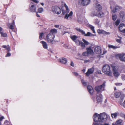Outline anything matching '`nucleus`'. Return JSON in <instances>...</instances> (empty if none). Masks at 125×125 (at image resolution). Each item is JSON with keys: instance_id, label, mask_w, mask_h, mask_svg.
<instances>
[{"instance_id": "nucleus-1", "label": "nucleus", "mask_w": 125, "mask_h": 125, "mask_svg": "<svg viewBox=\"0 0 125 125\" xmlns=\"http://www.w3.org/2000/svg\"><path fill=\"white\" fill-rule=\"evenodd\" d=\"M109 116L105 113H101L100 114L95 113L94 115L93 118L95 122H102L106 120V119Z\"/></svg>"}, {"instance_id": "nucleus-2", "label": "nucleus", "mask_w": 125, "mask_h": 125, "mask_svg": "<svg viewBox=\"0 0 125 125\" xmlns=\"http://www.w3.org/2000/svg\"><path fill=\"white\" fill-rule=\"evenodd\" d=\"M102 72L106 75L110 76H112V73L110 66L108 64L104 65L102 68Z\"/></svg>"}, {"instance_id": "nucleus-3", "label": "nucleus", "mask_w": 125, "mask_h": 125, "mask_svg": "<svg viewBox=\"0 0 125 125\" xmlns=\"http://www.w3.org/2000/svg\"><path fill=\"white\" fill-rule=\"evenodd\" d=\"M71 38L77 45H80L83 48H85L84 44L81 41L79 40L78 37L75 35H73L71 37Z\"/></svg>"}, {"instance_id": "nucleus-4", "label": "nucleus", "mask_w": 125, "mask_h": 125, "mask_svg": "<svg viewBox=\"0 0 125 125\" xmlns=\"http://www.w3.org/2000/svg\"><path fill=\"white\" fill-rule=\"evenodd\" d=\"M64 6L66 8V10L62 9V14L63 15L65 14L64 18L67 19H68L69 17L72 16L73 14L72 11H71L68 14V13L69 12V9L68 7L65 3L64 4Z\"/></svg>"}, {"instance_id": "nucleus-5", "label": "nucleus", "mask_w": 125, "mask_h": 125, "mask_svg": "<svg viewBox=\"0 0 125 125\" xmlns=\"http://www.w3.org/2000/svg\"><path fill=\"white\" fill-rule=\"evenodd\" d=\"M32 1L34 2H31L30 5V10L32 12H36V3H38V1L37 0H32Z\"/></svg>"}, {"instance_id": "nucleus-6", "label": "nucleus", "mask_w": 125, "mask_h": 125, "mask_svg": "<svg viewBox=\"0 0 125 125\" xmlns=\"http://www.w3.org/2000/svg\"><path fill=\"white\" fill-rule=\"evenodd\" d=\"M55 37V35L52 34L51 33H50L48 34L46 37L48 42L52 44H54L55 42V41L54 40Z\"/></svg>"}, {"instance_id": "nucleus-7", "label": "nucleus", "mask_w": 125, "mask_h": 125, "mask_svg": "<svg viewBox=\"0 0 125 125\" xmlns=\"http://www.w3.org/2000/svg\"><path fill=\"white\" fill-rule=\"evenodd\" d=\"M105 83L104 82V83L101 85L95 87V90L97 93H101L104 90V88L105 86Z\"/></svg>"}, {"instance_id": "nucleus-8", "label": "nucleus", "mask_w": 125, "mask_h": 125, "mask_svg": "<svg viewBox=\"0 0 125 125\" xmlns=\"http://www.w3.org/2000/svg\"><path fill=\"white\" fill-rule=\"evenodd\" d=\"M52 10L53 12L58 14H60L61 12L60 8L57 6H53L52 8Z\"/></svg>"}, {"instance_id": "nucleus-9", "label": "nucleus", "mask_w": 125, "mask_h": 125, "mask_svg": "<svg viewBox=\"0 0 125 125\" xmlns=\"http://www.w3.org/2000/svg\"><path fill=\"white\" fill-rule=\"evenodd\" d=\"M111 67L113 71V73L114 76L117 77L120 75V73L118 71V70L116 69L115 66L112 65Z\"/></svg>"}, {"instance_id": "nucleus-10", "label": "nucleus", "mask_w": 125, "mask_h": 125, "mask_svg": "<svg viewBox=\"0 0 125 125\" xmlns=\"http://www.w3.org/2000/svg\"><path fill=\"white\" fill-rule=\"evenodd\" d=\"M125 55V53H123L117 55L116 56L117 58H118L121 61L125 62V57L124 56Z\"/></svg>"}, {"instance_id": "nucleus-11", "label": "nucleus", "mask_w": 125, "mask_h": 125, "mask_svg": "<svg viewBox=\"0 0 125 125\" xmlns=\"http://www.w3.org/2000/svg\"><path fill=\"white\" fill-rule=\"evenodd\" d=\"M119 16L122 21L125 22V15L124 12L120 11L119 14Z\"/></svg>"}, {"instance_id": "nucleus-12", "label": "nucleus", "mask_w": 125, "mask_h": 125, "mask_svg": "<svg viewBox=\"0 0 125 125\" xmlns=\"http://www.w3.org/2000/svg\"><path fill=\"white\" fill-rule=\"evenodd\" d=\"M119 29L121 32H125V24L123 23H121L119 26Z\"/></svg>"}, {"instance_id": "nucleus-13", "label": "nucleus", "mask_w": 125, "mask_h": 125, "mask_svg": "<svg viewBox=\"0 0 125 125\" xmlns=\"http://www.w3.org/2000/svg\"><path fill=\"white\" fill-rule=\"evenodd\" d=\"M94 67L88 69L87 72L85 73L87 76H89L90 74H92L94 72Z\"/></svg>"}, {"instance_id": "nucleus-14", "label": "nucleus", "mask_w": 125, "mask_h": 125, "mask_svg": "<svg viewBox=\"0 0 125 125\" xmlns=\"http://www.w3.org/2000/svg\"><path fill=\"white\" fill-rule=\"evenodd\" d=\"M94 52L98 54H102L101 48L100 46H97L95 47L94 49Z\"/></svg>"}, {"instance_id": "nucleus-15", "label": "nucleus", "mask_w": 125, "mask_h": 125, "mask_svg": "<svg viewBox=\"0 0 125 125\" xmlns=\"http://www.w3.org/2000/svg\"><path fill=\"white\" fill-rule=\"evenodd\" d=\"M80 33L85 36H94L95 35L92 34L89 32H88L86 34L85 32L83 30L81 31Z\"/></svg>"}, {"instance_id": "nucleus-16", "label": "nucleus", "mask_w": 125, "mask_h": 125, "mask_svg": "<svg viewBox=\"0 0 125 125\" xmlns=\"http://www.w3.org/2000/svg\"><path fill=\"white\" fill-rule=\"evenodd\" d=\"M80 33L85 36H94L95 35L92 34L89 32H88L86 34L85 32L83 30L81 31Z\"/></svg>"}, {"instance_id": "nucleus-17", "label": "nucleus", "mask_w": 125, "mask_h": 125, "mask_svg": "<svg viewBox=\"0 0 125 125\" xmlns=\"http://www.w3.org/2000/svg\"><path fill=\"white\" fill-rule=\"evenodd\" d=\"M87 52L89 54L93 55L94 52L93 50L91 49V46H90L89 47H87L86 48Z\"/></svg>"}, {"instance_id": "nucleus-18", "label": "nucleus", "mask_w": 125, "mask_h": 125, "mask_svg": "<svg viewBox=\"0 0 125 125\" xmlns=\"http://www.w3.org/2000/svg\"><path fill=\"white\" fill-rule=\"evenodd\" d=\"M58 61L59 62L63 64H65L67 62L66 59L64 58H62L59 59Z\"/></svg>"}, {"instance_id": "nucleus-19", "label": "nucleus", "mask_w": 125, "mask_h": 125, "mask_svg": "<svg viewBox=\"0 0 125 125\" xmlns=\"http://www.w3.org/2000/svg\"><path fill=\"white\" fill-rule=\"evenodd\" d=\"M87 90L91 95H92L93 92V90L92 87L90 85H88L87 86Z\"/></svg>"}, {"instance_id": "nucleus-20", "label": "nucleus", "mask_w": 125, "mask_h": 125, "mask_svg": "<svg viewBox=\"0 0 125 125\" xmlns=\"http://www.w3.org/2000/svg\"><path fill=\"white\" fill-rule=\"evenodd\" d=\"M95 8L96 10V11H97V12H99V11L101 10L102 7L99 4H97L95 6Z\"/></svg>"}, {"instance_id": "nucleus-21", "label": "nucleus", "mask_w": 125, "mask_h": 125, "mask_svg": "<svg viewBox=\"0 0 125 125\" xmlns=\"http://www.w3.org/2000/svg\"><path fill=\"white\" fill-rule=\"evenodd\" d=\"M90 2V0H82L81 3L83 5H86L89 4Z\"/></svg>"}, {"instance_id": "nucleus-22", "label": "nucleus", "mask_w": 125, "mask_h": 125, "mask_svg": "<svg viewBox=\"0 0 125 125\" xmlns=\"http://www.w3.org/2000/svg\"><path fill=\"white\" fill-rule=\"evenodd\" d=\"M97 100L98 103L101 102L102 101V96L101 94L97 95Z\"/></svg>"}, {"instance_id": "nucleus-23", "label": "nucleus", "mask_w": 125, "mask_h": 125, "mask_svg": "<svg viewBox=\"0 0 125 125\" xmlns=\"http://www.w3.org/2000/svg\"><path fill=\"white\" fill-rule=\"evenodd\" d=\"M40 43H42L43 47L44 49H48V45L45 42L43 41H41L40 42Z\"/></svg>"}, {"instance_id": "nucleus-24", "label": "nucleus", "mask_w": 125, "mask_h": 125, "mask_svg": "<svg viewBox=\"0 0 125 125\" xmlns=\"http://www.w3.org/2000/svg\"><path fill=\"white\" fill-rule=\"evenodd\" d=\"M121 9V7L118 6H116L115 7V8L113 10H112V11L113 13H115L116 11L119 10Z\"/></svg>"}, {"instance_id": "nucleus-25", "label": "nucleus", "mask_w": 125, "mask_h": 125, "mask_svg": "<svg viewBox=\"0 0 125 125\" xmlns=\"http://www.w3.org/2000/svg\"><path fill=\"white\" fill-rule=\"evenodd\" d=\"M123 122V120L121 119L118 120L116 122L115 125H119Z\"/></svg>"}, {"instance_id": "nucleus-26", "label": "nucleus", "mask_w": 125, "mask_h": 125, "mask_svg": "<svg viewBox=\"0 0 125 125\" xmlns=\"http://www.w3.org/2000/svg\"><path fill=\"white\" fill-rule=\"evenodd\" d=\"M57 30L56 29H54L51 30L50 33H51L52 34H55L57 33Z\"/></svg>"}, {"instance_id": "nucleus-27", "label": "nucleus", "mask_w": 125, "mask_h": 125, "mask_svg": "<svg viewBox=\"0 0 125 125\" xmlns=\"http://www.w3.org/2000/svg\"><path fill=\"white\" fill-rule=\"evenodd\" d=\"M98 15L97 16L101 17H102L104 15L102 11H99V12H97Z\"/></svg>"}, {"instance_id": "nucleus-28", "label": "nucleus", "mask_w": 125, "mask_h": 125, "mask_svg": "<svg viewBox=\"0 0 125 125\" xmlns=\"http://www.w3.org/2000/svg\"><path fill=\"white\" fill-rule=\"evenodd\" d=\"M121 94L119 92H117L115 93L114 95L116 98H117L119 97Z\"/></svg>"}, {"instance_id": "nucleus-29", "label": "nucleus", "mask_w": 125, "mask_h": 125, "mask_svg": "<svg viewBox=\"0 0 125 125\" xmlns=\"http://www.w3.org/2000/svg\"><path fill=\"white\" fill-rule=\"evenodd\" d=\"M91 16H97V11H93L92 12L91 14Z\"/></svg>"}, {"instance_id": "nucleus-30", "label": "nucleus", "mask_w": 125, "mask_h": 125, "mask_svg": "<svg viewBox=\"0 0 125 125\" xmlns=\"http://www.w3.org/2000/svg\"><path fill=\"white\" fill-rule=\"evenodd\" d=\"M89 26L91 29L93 33H95V32L94 29V27L91 25H89Z\"/></svg>"}, {"instance_id": "nucleus-31", "label": "nucleus", "mask_w": 125, "mask_h": 125, "mask_svg": "<svg viewBox=\"0 0 125 125\" xmlns=\"http://www.w3.org/2000/svg\"><path fill=\"white\" fill-rule=\"evenodd\" d=\"M108 47L109 48H113V49H116L118 48V47L117 46H115L111 45H108Z\"/></svg>"}, {"instance_id": "nucleus-32", "label": "nucleus", "mask_w": 125, "mask_h": 125, "mask_svg": "<svg viewBox=\"0 0 125 125\" xmlns=\"http://www.w3.org/2000/svg\"><path fill=\"white\" fill-rule=\"evenodd\" d=\"M0 33L1 34V37H7V34L6 33L1 32H0Z\"/></svg>"}, {"instance_id": "nucleus-33", "label": "nucleus", "mask_w": 125, "mask_h": 125, "mask_svg": "<svg viewBox=\"0 0 125 125\" xmlns=\"http://www.w3.org/2000/svg\"><path fill=\"white\" fill-rule=\"evenodd\" d=\"M82 40L84 42L83 43L84 44L85 46V45H88L90 44V43L87 41L83 39H82Z\"/></svg>"}, {"instance_id": "nucleus-34", "label": "nucleus", "mask_w": 125, "mask_h": 125, "mask_svg": "<svg viewBox=\"0 0 125 125\" xmlns=\"http://www.w3.org/2000/svg\"><path fill=\"white\" fill-rule=\"evenodd\" d=\"M117 113H115L113 114H112L111 116L113 118H115L117 117Z\"/></svg>"}, {"instance_id": "nucleus-35", "label": "nucleus", "mask_w": 125, "mask_h": 125, "mask_svg": "<svg viewBox=\"0 0 125 125\" xmlns=\"http://www.w3.org/2000/svg\"><path fill=\"white\" fill-rule=\"evenodd\" d=\"M119 38V39H117L116 40V41L118 43H121V40L122 39V37H118Z\"/></svg>"}, {"instance_id": "nucleus-36", "label": "nucleus", "mask_w": 125, "mask_h": 125, "mask_svg": "<svg viewBox=\"0 0 125 125\" xmlns=\"http://www.w3.org/2000/svg\"><path fill=\"white\" fill-rule=\"evenodd\" d=\"M43 10V9L42 8H40L38 9V12L41 13Z\"/></svg>"}, {"instance_id": "nucleus-37", "label": "nucleus", "mask_w": 125, "mask_h": 125, "mask_svg": "<svg viewBox=\"0 0 125 125\" xmlns=\"http://www.w3.org/2000/svg\"><path fill=\"white\" fill-rule=\"evenodd\" d=\"M112 18L113 20L114 21H115L116 20L117 18V16L115 14H113L112 16Z\"/></svg>"}, {"instance_id": "nucleus-38", "label": "nucleus", "mask_w": 125, "mask_h": 125, "mask_svg": "<svg viewBox=\"0 0 125 125\" xmlns=\"http://www.w3.org/2000/svg\"><path fill=\"white\" fill-rule=\"evenodd\" d=\"M43 35V32L41 33L40 34L39 36V39L40 40H42V36Z\"/></svg>"}, {"instance_id": "nucleus-39", "label": "nucleus", "mask_w": 125, "mask_h": 125, "mask_svg": "<svg viewBox=\"0 0 125 125\" xmlns=\"http://www.w3.org/2000/svg\"><path fill=\"white\" fill-rule=\"evenodd\" d=\"M120 23V21L119 20H117L115 22V25L116 26H117L119 25Z\"/></svg>"}, {"instance_id": "nucleus-40", "label": "nucleus", "mask_w": 125, "mask_h": 125, "mask_svg": "<svg viewBox=\"0 0 125 125\" xmlns=\"http://www.w3.org/2000/svg\"><path fill=\"white\" fill-rule=\"evenodd\" d=\"M78 21L80 23L82 24L83 23V20L79 18L78 20Z\"/></svg>"}, {"instance_id": "nucleus-41", "label": "nucleus", "mask_w": 125, "mask_h": 125, "mask_svg": "<svg viewBox=\"0 0 125 125\" xmlns=\"http://www.w3.org/2000/svg\"><path fill=\"white\" fill-rule=\"evenodd\" d=\"M88 54V53L87 52H84L83 53V56H87L88 55H89Z\"/></svg>"}, {"instance_id": "nucleus-42", "label": "nucleus", "mask_w": 125, "mask_h": 125, "mask_svg": "<svg viewBox=\"0 0 125 125\" xmlns=\"http://www.w3.org/2000/svg\"><path fill=\"white\" fill-rule=\"evenodd\" d=\"M104 34H109L110 33L109 32H107L105 31L102 30V33Z\"/></svg>"}, {"instance_id": "nucleus-43", "label": "nucleus", "mask_w": 125, "mask_h": 125, "mask_svg": "<svg viewBox=\"0 0 125 125\" xmlns=\"http://www.w3.org/2000/svg\"><path fill=\"white\" fill-rule=\"evenodd\" d=\"M82 82L83 85H85L86 84V83L83 80H81Z\"/></svg>"}, {"instance_id": "nucleus-44", "label": "nucleus", "mask_w": 125, "mask_h": 125, "mask_svg": "<svg viewBox=\"0 0 125 125\" xmlns=\"http://www.w3.org/2000/svg\"><path fill=\"white\" fill-rule=\"evenodd\" d=\"M95 21H95V24L97 25H99V21L97 19H96L95 20Z\"/></svg>"}, {"instance_id": "nucleus-45", "label": "nucleus", "mask_w": 125, "mask_h": 125, "mask_svg": "<svg viewBox=\"0 0 125 125\" xmlns=\"http://www.w3.org/2000/svg\"><path fill=\"white\" fill-rule=\"evenodd\" d=\"M70 65L72 67H74V64L73 62L72 61H71Z\"/></svg>"}, {"instance_id": "nucleus-46", "label": "nucleus", "mask_w": 125, "mask_h": 125, "mask_svg": "<svg viewBox=\"0 0 125 125\" xmlns=\"http://www.w3.org/2000/svg\"><path fill=\"white\" fill-rule=\"evenodd\" d=\"M75 29L77 31L79 32H81V31L82 30L81 29L79 28H75Z\"/></svg>"}, {"instance_id": "nucleus-47", "label": "nucleus", "mask_w": 125, "mask_h": 125, "mask_svg": "<svg viewBox=\"0 0 125 125\" xmlns=\"http://www.w3.org/2000/svg\"><path fill=\"white\" fill-rule=\"evenodd\" d=\"M93 125H103L101 123H93Z\"/></svg>"}, {"instance_id": "nucleus-48", "label": "nucleus", "mask_w": 125, "mask_h": 125, "mask_svg": "<svg viewBox=\"0 0 125 125\" xmlns=\"http://www.w3.org/2000/svg\"><path fill=\"white\" fill-rule=\"evenodd\" d=\"M115 84L117 86H120L122 85L121 83H115Z\"/></svg>"}, {"instance_id": "nucleus-49", "label": "nucleus", "mask_w": 125, "mask_h": 125, "mask_svg": "<svg viewBox=\"0 0 125 125\" xmlns=\"http://www.w3.org/2000/svg\"><path fill=\"white\" fill-rule=\"evenodd\" d=\"M63 26L62 25H59V29H63Z\"/></svg>"}, {"instance_id": "nucleus-50", "label": "nucleus", "mask_w": 125, "mask_h": 125, "mask_svg": "<svg viewBox=\"0 0 125 125\" xmlns=\"http://www.w3.org/2000/svg\"><path fill=\"white\" fill-rule=\"evenodd\" d=\"M13 24H14V23H12V24L11 25H10V27H9V28L11 29H14V27H13Z\"/></svg>"}, {"instance_id": "nucleus-51", "label": "nucleus", "mask_w": 125, "mask_h": 125, "mask_svg": "<svg viewBox=\"0 0 125 125\" xmlns=\"http://www.w3.org/2000/svg\"><path fill=\"white\" fill-rule=\"evenodd\" d=\"M4 118V117L3 116H1L0 117V125H1V124L0 123V121H2V120Z\"/></svg>"}, {"instance_id": "nucleus-52", "label": "nucleus", "mask_w": 125, "mask_h": 125, "mask_svg": "<svg viewBox=\"0 0 125 125\" xmlns=\"http://www.w3.org/2000/svg\"><path fill=\"white\" fill-rule=\"evenodd\" d=\"M102 30L99 29L97 30V32L99 33H102Z\"/></svg>"}, {"instance_id": "nucleus-53", "label": "nucleus", "mask_w": 125, "mask_h": 125, "mask_svg": "<svg viewBox=\"0 0 125 125\" xmlns=\"http://www.w3.org/2000/svg\"><path fill=\"white\" fill-rule=\"evenodd\" d=\"M11 54L10 53H8L6 55V57H9L11 55Z\"/></svg>"}, {"instance_id": "nucleus-54", "label": "nucleus", "mask_w": 125, "mask_h": 125, "mask_svg": "<svg viewBox=\"0 0 125 125\" xmlns=\"http://www.w3.org/2000/svg\"><path fill=\"white\" fill-rule=\"evenodd\" d=\"M121 79L123 80H125V76L124 75H122L121 76Z\"/></svg>"}, {"instance_id": "nucleus-55", "label": "nucleus", "mask_w": 125, "mask_h": 125, "mask_svg": "<svg viewBox=\"0 0 125 125\" xmlns=\"http://www.w3.org/2000/svg\"><path fill=\"white\" fill-rule=\"evenodd\" d=\"M73 74L76 76H77L78 75V74L76 72H73Z\"/></svg>"}, {"instance_id": "nucleus-56", "label": "nucleus", "mask_w": 125, "mask_h": 125, "mask_svg": "<svg viewBox=\"0 0 125 125\" xmlns=\"http://www.w3.org/2000/svg\"><path fill=\"white\" fill-rule=\"evenodd\" d=\"M6 49L8 51H10V50L9 45H8V46L7 47Z\"/></svg>"}, {"instance_id": "nucleus-57", "label": "nucleus", "mask_w": 125, "mask_h": 125, "mask_svg": "<svg viewBox=\"0 0 125 125\" xmlns=\"http://www.w3.org/2000/svg\"><path fill=\"white\" fill-rule=\"evenodd\" d=\"M8 46V45L6 46L5 45H4L2 46V47L4 48H5L6 49L7 48V47Z\"/></svg>"}, {"instance_id": "nucleus-58", "label": "nucleus", "mask_w": 125, "mask_h": 125, "mask_svg": "<svg viewBox=\"0 0 125 125\" xmlns=\"http://www.w3.org/2000/svg\"><path fill=\"white\" fill-rule=\"evenodd\" d=\"M123 99H120L119 101V103L120 104H122V101H123Z\"/></svg>"}, {"instance_id": "nucleus-59", "label": "nucleus", "mask_w": 125, "mask_h": 125, "mask_svg": "<svg viewBox=\"0 0 125 125\" xmlns=\"http://www.w3.org/2000/svg\"><path fill=\"white\" fill-rule=\"evenodd\" d=\"M59 25H54V27L56 28H59Z\"/></svg>"}, {"instance_id": "nucleus-60", "label": "nucleus", "mask_w": 125, "mask_h": 125, "mask_svg": "<svg viewBox=\"0 0 125 125\" xmlns=\"http://www.w3.org/2000/svg\"><path fill=\"white\" fill-rule=\"evenodd\" d=\"M63 47L66 48H67L68 47V46H67V45L66 44H64V45Z\"/></svg>"}, {"instance_id": "nucleus-61", "label": "nucleus", "mask_w": 125, "mask_h": 125, "mask_svg": "<svg viewBox=\"0 0 125 125\" xmlns=\"http://www.w3.org/2000/svg\"><path fill=\"white\" fill-rule=\"evenodd\" d=\"M123 106L125 108V99L123 104Z\"/></svg>"}, {"instance_id": "nucleus-62", "label": "nucleus", "mask_w": 125, "mask_h": 125, "mask_svg": "<svg viewBox=\"0 0 125 125\" xmlns=\"http://www.w3.org/2000/svg\"><path fill=\"white\" fill-rule=\"evenodd\" d=\"M36 16L38 17H40L39 15L37 13H36Z\"/></svg>"}, {"instance_id": "nucleus-63", "label": "nucleus", "mask_w": 125, "mask_h": 125, "mask_svg": "<svg viewBox=\"0 0 125 125\" xmlns=\"http://www.w3.org/2000/svg\"><path fill=\"white\" fill-rule=\"evenodd\" d=\"M89 61L88 60H85L84 61V63H86L89 62Z\"/></svg>"}, {"instance_id": "nucleus-64", "label": "nucleus", "mask_w": 125, "mask_h": 125, "mask_svg": "<svg viewBox=\"0 0 125 125\" xmlns=\"http://www.w3.org/2000/svg\"><path fill=\"white\" fill-rule=\"evenodd\" d=\"M104 125H110L109 124H108L107 123H104Z\"/></svg>"}]
</instances>
